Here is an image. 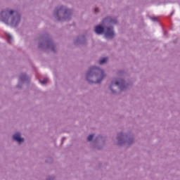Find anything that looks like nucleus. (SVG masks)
<instances>
[{
  "label": "nucleus",
  "mask_w": 180,
  "mask_h": 180,
  "mask_svg": "<svg viewBox=\"0 0 180 180\" xmlns=\"http://www.w3.org/2000/svg\"><path fill=\"white\" fill-rule=\"evenodd\" d=\"M149 18L151 19V20H153V22H158V20L155 17L149 16Z\"/></svg>",
  "instance_id": "a211bd4d"
},
{
  "label": "nucleus",
  "mask_w": 180,
  "mask_h": 180,
  "mask_svg": "<svg viewBox=\"0 0 180 180\" xmlns=\"http://www.w3.org/2000/svg\"><path fill=\"white\" fill-rule=\"evenodd\" d=\"M106 74L105 70L100 67L91 66L86 72V81L89 84H102Z\"/></svg>",
  "instance_id": "7ed1b4c3"
},
{
  "label": "nucleus",
  "mask_w": 180,
  "mask_h": 180,
  "mask_svg": "<svg viewBox=\"0 0 180 180\" xmlns=\"http://www.w3.org/2000/svg\"><path fill=\"white\" fill-rule=\"evenodd\" d=\"M46 180H56V177L54 176H48Z\"/></svg>",
  "instance_id": "dca6fc26"
},
{
  "label": "nucleus",
  "mask_w": 180,
  "mask_h": 180,
  "mask_svg": "<svg viewBox=\"0 0 180 180\" xmlns=\"http://www.w3.org/2000/svg\"><path fill=\"white\" fill-rule=\"evenodd\" d=\"M38 49L44 51H52V53H57V44L54 42L53 37L48 33H44L41 35L38 42Z\"/></svg>",
  "instance_id": "20e7f679"
},
{
  "label": "nucleus",
  "mask_w": 180,
  "mask_h": 180,
  "mask_svg": "<svg viewBox=\"0 0 180 180\" xmlns=\"http://www.w3.org/2000/svg\"><path fill=\"white\" fill-rule=\"evenodd\" d=\"M94 137H95V134H91L88 136L87 137V141L91 142L92 140H94Z\"/></svg>",
  "instance_id": "2eb2a0df"
},
{
  "label": "nucleus",
  "mask_w": 180,
  "mask_h": 180,
  "mask_svg": "<svg viewBox=\"0 0 180 180\" xmlns=\"http://www.w3.org/2000/svg\"><path fill=\"white\" fill-rule=\"evenodd\" d=\"M39 82H41L42 85H46V84H47V79H44L43 80H40Z\"/></svg>",
  "instance_id": "f3484780"
},
{
  "label": "nucleus",
  "mask_w": 180,
  "mask_h": 180,
  "mask_svg": "<svg viewBox=\"0 0 180 180\" xmlns=\"http://www.w3.org/2000/svg\"><path fill=\"white\" fill-rule=\"evenodd\" d=\"M117 18L106 16L101 20V22L95 26L94 32L98 36L103 35L106 40H113L116 37L114 25H118Z\"/></svg>",
  "instance_id": "f257e3e1"
},
{
  "label": "nucleus",
  "mask_w": 180,
  "mask_h": 180,
  "mask_svg": "<svg viewBox=\"0 0 180 180\" xmlns=\"http://www.w3.org/2000/svg\"><path fill=\"white\" fill-rule=\"evenodd\" d=\"M165 34H167V32H165Z\"/></svg>",
  "instance_id": "5701e85b"
},
{
  "label": "nucleus",
  "mask_w": 180,
  "mask_h": 180,
  "mask_svg": "<svg viewBox=\"0 0 180 180\" xmlns=\"http://www.w3.org/2000/svg\"><path fill=\"white\" fill-rule=\"evenodd\" d=\"M5 35L7 39L8 43H9V44H11V43L12 42V40H13V37H12V35H11V34H9L8 32H6Z\"/></svg>",
  "instance_id": "ddd939ff"
},
{
  "label": "nucleus",
  "mask_w": 180,
  "mask_h": 180,
  "mask_svg": "<svg viewBox=\"0 0 180 180\" xmlns=\"http://www.w3.org/2000/svg\"><path fill=\"white\" fill-rule=\"evenodd\" d=\"M119 87V89L121 92H124L129 89L131 86H133V82L130 81H126L124 78H120L118 80H112L109 86V89L111 91L112 94H116V90L113 89V86Z\"/></svg>",
  "instance_id": "0eeeda50"
},
{
  "label": "nucleus",
  "mask_w": 180,
  "mask_h": 180,
  "mask_svg": "<svg viewBox=\"0 0 180 180\" xmlns=\"http://www.w3.org/2000/svg\"><path fill=\"white\" fill-rule=\"evenodd\" d=\"M173 43H176V40H174V41H173Z\"/></svg>",
  "instance_id": "4be33fe9"
},
{
  "label": "nucleus",
  "mask_w": 180,
  "mask_h": 180,
  "mask_svg": "<svg viewBox=\"0 0 180 180\" xmlns=\"http://www.w3.org/2000/svg\"><path fill=\"white\" fill-rule=\"evenodd\" d=\"M0 16L1 22L11 27H18L22 20V15L15 10H4Z\"/></svg>",
  "instance_id": "f03ea898"
},
{
  "label": "nucleus",
  "mask_w": 180,
  "mask_h": 180,
  "mask_svg": "<svg viewBox=\"0 0 180 180\" xmlns=\"http://www.w3.org/2000/svg\"><path fill=\"white\" fill-rule=\"evenodd\" d=\"M27 84L29 85L30 84V78L26 73H21L19 76L18 84L16 86V88H19V89H22V86L24 84Z\"/></svg>",
  "instance_id": "1a4fd4ad"
},
{
  "label": "nucleus",
  "mask_w": 180,
  "mask_h": 180,
  "mask_svg": "<svg viewBox=\"0 0 180 180\" xmlns=\"http://www.w3.org/2000/svg\"><path fill=\"white\" fill-rule=\"evenodd\" d=\"M117 146L123 147L126 146L127 148H130L136 143V136L133 134H127L121 131L117 134Z\"/></svg>",
  "instance_id": "423d86ee"
},
{
  "label": "nucleus",
  "mask_w": 180,
  "mask_h": 180,
  "mask_svg": "<svg viewBox=\"0 0 180 180\" xmlns=\"http://www.w3.org/2000/svg\"><path fill=\"white\" fill-rule=\"evenodd\" d=\"M94 13L97 15V13H99V8L98 7L94 8Z\"/></svg>",
  "instance_id": "6ab92c4d"
},
{
  "label": "nucleus",
  "mask_w": 180,
  "mask_h": 180,
  "mask_svg": "<svg viewBox=\"0 0 180 180\" xmlns=\"http://www.w3.org/2000/svg\"><path fill=\"white\" fill-rule=\"evenodd\" d=\"M172 15H174V11L171 13L170 16H172Z\"/></svg>",
  "instance_id": "412c9836"
},
{
  "label": "nucleus",
  "mask_w": 180,
  "mask_h": 180,
  "mask_svg": "<svg viewBox=\"0 0 180 180\" xmlns=\"http://www.w3.org/2000/svg\"><path fill=\"white\" fill-rule=\"evenodd\" d=\"M75 46H85L86 44V37L85 35H79L74 39Z\"/></svg>",
  "instance_id": "9b49d317"
},
{
  "label": "nucleus",
  "mask_w": 180,
  "mask_h": 180,
  "mask_svg": "<svg viewBox=\"0 0 180 180\" xmlns=\"http://www.w3.org/2000/svg\"><path fill=\"white\" fill-rule=\"evenodd\" d=\"M12 140L18 143V146H21L25 143V138L22 137V134L19 131H16L13 134Z\"/></svg>",
  "instance_id": "9d476101"
},
{
  "label": "nucleus",
  "mask_w": 180,
  "mask_h": 180,
  "mask_svg": "<svg viewBox=\"0 0 180 180\" xmlns=\"http://www.w3.org/2000/svg\"><path fill=\"white\" fill-rule=\"evenodd\" d=\"M53 158L49 156L46 158V159L45 160V162L46 164H53Z\"/></svg>",
  "instance_id": "4468645a"
},
{
  "label": "nucleus",
  "mask_w": 180,
  "mask_h": 180,
  "mask_svg": "<svg viewBox=\"0 0 180 180\" xmlns=\"http://www.w3.org/2000/svg\"><path fill=\"white\" fill-rule=\"evenodd\" d=\"M53 16L57 22H70L72 16V10L65 6L56 7Z\"/></svg>",
  "instance_id": "39448f33"
},
{
  "label": "nucleus",
  "mask_w": 180,
  "mask_h": 180,
  "mask_svg": "<svg viewBox=\"0 0 180 180\" xmlns=\"http://www.w3.org/2000/svg\"><path fill=\"white\" fill-rule=\"evenodd\" d=\"M105 144H106V136L98 135L94 138L91 147L96 150H102Z\"/></svg>",
  "instance_id": "6e6552de"
},
{
  "label": "nucleus",
  "mask_w": 180,
  "mask_h": 180,
  "mask_svg": "<svg viewBox=\"0 0 180 180\" xmlns=\"http://www.w3.org/2000/svg\"><path fill=\"white\" fill-rule=\"evenodd\" d=\"M64 140H65V137H63V138L62 139V144H63V143H64Z\"/></svg>",
  "instance_id": "aec40b11"
},
{
  "label": "nucleus",
  "mask_w": 180,
  "mask_h": 180,
  "mask_svg": "<svg viewBox=\"0 0 180 180\" xmlns=\"http://www.w3.org/2000/svg\"><path fill=\"white\" fill-rule=\"evenodd\" d=\"M108 60H109V58L108 57H104L100 59L98 64L100 65H104V64H108Z\"/></svg>",
  "instance_id": "f8f14e48"
}]
</instances>
